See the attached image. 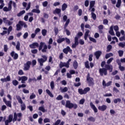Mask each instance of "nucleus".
<instances>
[{
	"mask_svg": "<svg viewBox=\"0 0 125 125\" xmlns=\"http://www.w3.org/2000/svg\"><path fill=\"white\" fill-rule=\"evenodd\" d=\"M22 114L21 112L18 113V114L16 113V112L14 113V118H13V115L10 114L8 117V120H6V117H4L3 121H5V125H9V124L10 123H11V122H13L14 123L15 122H16V121H18V122H21V120H22Z\"/></svg>",
	"mask_w": 125,
	"mask_h": 125,
	"instance_id": "nucleus-1",
	"label": "nucleus"
},
{
	"mask_svg": "<svg viewBox=\"0 0 125 125\" xmlns=\"http://www.w3.org/2000/svg\"><path fill=\"white\" fill-rule=\"evenodd\" d=\"M105 68H102L99 69V74L101 77H103V75L107 76V70H108L109 73L113 72V66L109 64H105Z\"/></svg>",
	"mask_w": 125,
	"mask_h": 125,
	"instance_id": "nucleus-2",
	"label": "nucleus"
},
{
	"mask_svg": "<svg viewBox=\"0 0 125 125\" xmlns=\"http://www.w3.org/2000/svg\"><path fill=\"white\" fill-rule=\"evenodd\" d=\"M28 77L27 76H21V77H19L18 81L19 82L21 81V83H23L21 85H19L18 86L19 89H20L21 88H24L26 87V84H24L26 83V81H27Z\"/></svg>",
	"mask_w": 125,
	"mask_h": 125,
	"instance_id": "nucleus-3",
	"label": "nucleus"
},
{
	"mask_svg": "<svg viewBox=\"0 0 125 125\" xmlns=\"http://www.w3.org/2000/svg\"><path fill=\"white\" fill-rule=\"evenodd\" d=\"M23 26L24 28H27L28 25L23 21H20L19 23L16 25V30L17 31H20L23 28Z\"/></svg>",
	"mask_w": 125,
	"mask_h": 125,
	"instance_id": "nucleus-4",
	"label": "nucleus"
},
{
	"mask_svg": "<svg viewBox=\"0 0 125 125\" xmlns=\"http://www.w3.org/2000/svg\"><path fill=\"white\" fill-rule=\"evenodd\" d=\"M16 98L17 100H18L19 103L21 104V110L24 111V110H26V104H25V103H23V101L22 100V99H21V97L20 96L17 95Z\"/></svg>",
	"mask_w": 125,
	"mask_h": 125,
	"instance_id": "nucleus-5",
	"label": "nucleus"
},
{
	"mask_svg": "<svg viewBox=\"0 0 125 125\" xmlns=\"http://www.w3.org/2000/svg\"><path fill=\"white\" fill-rule=\"evenodd\" d=\"M47 49V45L45 44V43L44 42H41L40 45L39 47V51H41V50H42V52L43 53H44L46 52Z\"/></svg>",
	"mask_w": 125,
	"mask_h": 125,
	"instance_id": "nucleus-6",
	"label": "nucleus"
},
{
	"mask_svg": "<svg viewBox=\"0 0 125 125\" xmlns=\"http://www.w3.org/2000/svg\"><path fill=\"white\" fill-rule=\"evenodd\" d=\"M65 107L66 108H68V109H72V108L77 109L78 108V105L71 103V101L67 100L66 101Z\"/></svg>",
	"mask_w": 125,
	"mask_h": 125,
	"instance_id": "nucleus-7",
	"label": "nucleus"
},
{
	"mask_svg": "<svg viewBox=\"0 0 125 125\" xmlns=\"http://www.w3.org/2000/svg\"><path fill=\"white\" fill-rule=\"evenodd\" d=\"M42 58H39L38 59V62L39 63L41 67L43 66V63L47 61V57L45 55H42Z\"/></svg>",
	"mask_w": 125,
	"mask_h": 125,
	"instance_id": "nucleus-8",
	"label": "nucleus"
},
{
	"mask_svg": "<svg viewBox=\"0 0 125 125\" xmlns=\"http://www.w3.org/2000/svg\"><path fill=\"white\" fill-rule=\"evenodd\" d=\"M90 91V88L89 87H87L84 88L83 90L82 88H79L78 89V92L79 94H81V95H83V94H86L88 92V91Z\"/></svg>",
	"mask_w": 125,
	"mask_h": 125,
	"instance_id": "nucleus-9",
	"label": "nucleus"
},
{
	"mask_svg": "<svg viewBox=\"0 0 125 125\" xmlns=\"http://www.w3.org/2000/svg\"><path fill=\"white\" fill-rule=\"evenodd\" d=\"M86 81L88 82L89 86H93L94 85V80L92 78L90 77L89 73L86 76Z\"/></svg>",
	"mask_w": 125,
	"mask_h": 125,
	"instance_id": "nucleus-10",
	"label": "nucleus"
},
{
	"mask_svg": "<svg viewBox=\"0 0 125 125\" xmlns=\"http://www.w3.org/2000/svg\"><path fill=\"white\" fill-rule=\"evenodd\" d=\"M62 19L64 22H66L63 27V28L64 29H66L67 28V27H68L69 23H70V19H68V17H67V15L63 16Z\"/></svg>",
	"mask_w": 125,
	"mask_h": 125,
	"instance_id": "nucleus-11",
	"label": "nucleus"
},
{
	"mask_svg": "<svg viewBox=\"0 0 125 125\" xmlns=\"http://www.w3.org/2000/svg\"><path fill=\"white\" fill-rule=\"evenodd\" d=\"M8 8L7 7H4L3 8V11L6 12L8 11H10L11 9H12V0H10L8 4Z\"/></svg>",
	"mask_w": 125,
	"mask_h": 125,
	"instance_id": "nucleus-12",
	"label": "nucleus"
},
{
	"mask_svg": "<svg viewBox=\"0 0 125 125\" xmlns=\"http://www.w3.org/2000/svg\"><path fill=\"white\" fill-rule=\"evenodd\" d=\"M31 65H32V62L30 61H27L26 63L24 64L23 70L24 71H28V70H30V68H31Z\"/></svg>",
	"mask_w": 125,
	"mask_h": 125,
	"instance_id": "nucleus-13",
	"label": "nucleus"
},
{
	"mask_svg": "<svg viewBox=\"0 0 125 125\" xmlns=\"http://www.w3.org/2000/svg\"><path fill=\"white\" fill-rule=\"evenodd\" d=\"M77 45H79V38L75 37L74 38V43L72 45V48H76Z\"/></svg>",
	"mask_w": 125,
	"mask_h": 125,
	"instance_id": "nucleus-14",
	"label": "nucleus"
},
{
	"mask_svg": "<svg viewBox=\"0 0 125 125\" xmlns=\"http://www.w3.org/2000/svg\"><path fill=\"white\" fill-rule=\"evenodd\" d=\"M72 49H71V48H70V46H67L65 48H64L62 50V52L65 54H68V52H69V53H72Z\"/></svg>",
	"mask_w": 125,
	"mask_h": 125,
	"instance_id": "nucleus-15",
	"label": "nucleus"
},
{
	"mask_svg": "<svg viewBox=\"0 0 125 125\" xmlns=\"http://www.w3.org/2000/svg\"><path fill=\"white\" fill-rule=\"evenodd\" d=\"M53 14H58L59 17H61V9L56 8L55 10L53 11Z\"/></svg>",
	"mask_w": 125,
	"mask_h": 125,
	"instance_id": "nucleus-16",
	"label": "nucleus"
},
{
	"mask_svg": "<svg viewBox=\"0 0 125 125\" xmlns=\"http://www.w3.org/2000/svg\"><path fill=\"white\" fill-rule=\"evenodd\" d=\"M10 55L11 57H13V59H14V60H17V59H18V54L15 53V52L13 51L11 52Z\"/></svg>",
	"mask_w": 125,
	"mask_h": 125,
	"instance_id": "nucleus-17",
	"label": "nucleus"
},
{
	"mask_svg": "<svg viewBox=\"0 0 125 125\" xmlns=\"http://www.w3.org/2000/svg\"><path fill=\"white\" fill-rule=\"evenodd\" d=\"M101 54H102V52L101 51H97L94 53V55L96 56V58L97 60L100 58Z\"/></svg>",
	"mask_w": 125,
	"mask_h": 125,
	"instance_id": "nucleus-18",
	"label": "nucleus"
},
{
	"mask_svg": "<svg viewBox=\"0 0 125 125\" xmlns=\"http://www.w3.org/2000/svg\"><path fill=\"white\" fill-rule=\"evenodd\" d=\"M98 109L100 111H102V112H104V111H106L107 109V105L104 104L102 106H99Z\"/></svg>",
	"mask_w": 125,
	"mask_h": 125,
	"instance_id": "nucleus-19",
	"label": "nucleus"
},
{
	"mask_svg": "<svg viewBox=\"0 0 125 125\" xmlns=\"http://www.w3.org/2000/svg\"><path fill=\"white\" fill-rule=\"evenodd\" d=\"M39 43L35 42L29 45V47L32 49L36 48V47H39Z\"/></svg>",
	"mask_w": 125,
	"mask_h": 125,
	"instance_id": "nucleus-20",
	"label": "nucleus"
},
{
	"mask_svg": "<svg viewBox=\"0 0 125 125\" xmlns=\"http://www.w3.org/2000/svg\"><path fill=\"white\" fill-rule=\"evenodd\" d=\"M90 106L91 109H92V110H93L94 113H97V112H98V110L97 109V108H96V106H95V105H94V104H93V103H92V102L90 103Z\"/></svg>",
	"mask_w": 125,
	"mask_h": 125,
	"instance_id": "nucleus-21",
	"label": "nucleus"
},
{
	"mask_svg": "<svg viewBox=\"0 0 125 125\" xmlns=\"http://www.w3.org/2000/svg\"><path fill=\"white\" fill-rule=\"evenodd\" d=\"M11 80V79L10 78V76H7L6 78L4 79L1 78L0 79V81L1 82H2V83H6V82H10Z\"/></svg>",
	"mask_w": 125,
	"mask_h": 125,
	"instance_id": "nucleus-22",
	"label": "nucleus"
},
{
	"mask_svg": "<svg viewBox=\"0 0 125 125\" xmlns=\"http://www.w3.org/2000/svg\"><path fill=\"white\" fill-rule=\"evenodd\" d=\"M85 32L84 35V39L85 41H86L87 40V37H88V34H89V32L90 31L88 29H85Z\"/></svg>",
	"mask_w": 125,
	"mask_h": 125,
	"instance_id": "nucleus-23",
	"label": "nucleus"
},
{
	"mask_svg": "<svg viewBox=\"0 0 125 125\" xmlns=\"http://www.w3.org/2000/svg\"><path fill=\"white\" fill-rule=\"evenodd\" d=\"M73 66L75 70L78 69V67H79V63H78L77 60H74L73 62Z\"/></svg>",
	"mask_w": 125,
	"mask_h": 125,
	"instance_id": "nucleus-24",
	"label": "nucleus"
},
{
	"mask_svg": "<svg viewBox=\"0 0 125 125\" xmlns=\"http://www.w3.org/2000/svg\"><path fill=\"white\" fill-rule=\"evenodd\" d=\"M67 7H68V5L66 4V3H64L62 5V11H65V9H67Z\"/></svg>",
	"mask_w": 125,
	"mask_h": 125,
	"instance_id": "nucleus-25",
	"label": "nucleus"
},
{
	"mask_svg": "<svg viewBox=\"0 0 125 125\" xmlns=\"http://www.w3.org/2000/svg\"><path fill=\"white\" fill-rule=\"evenodd\" d=\"M109 33L111 36H115V33H114V29H113V26H110Z\"/></svg>",
	"mask_w": 125,
	"mask_h": 125,
	"instance_id": "nucleus-26",
	"label": "nucleus"
},
{
	"mask_svg": "<svg viewBox=\"0 0 125 125\" xmlns=\"http://www.w3.org/2000/svg\"><path fill=\"white\" fill-rule=\"evenodd\" d=\"M12 83L14 86H17L19 84V82L16 80H13Z\"/></svg>",
	"mask_w": 125,
	"mask_h": 125,
	"instance_id": "nucleus-27",
	"label": "nucleus"
},
{
	"mask_svg": "<svg viewBox=\"0 0 125 125\" xmlns=\"http://www.w3.org/2000/svg\"><path fill=\"white\" fill-rule=\"evenodd\" d=\"M94 4H95V1H91L90 2V6L89 8V10H90V9H91V8L94 6Z\"/></svg>",
	"mask_w": 125,
	"mask_h": 125,
	"instance_id": "nucleus-28",
	"label": "nucleus"
},
{
	"mask_svg": "<svg viewBox=\"0 0 125 125\" xmlns=\"http://www.w3.org/2000/svg\"><path fill=\"white\" fill-rule=\"evenodd\" d=\"M65 41V38H59L57 39V42L58 43H61L62 42H63Z\"/></svg>",
	"mask_w": 125,
	"mask_h": 125,
	"instance_id": "nucleus-29",
	"label": "nucleus"
},
{
	"mask_svg": "<svg viewBox=\"0 0 125 125\" xmlns=\"http://www.w3.org/2000/svg\"><path fill=\"white\" fill-rule=\"evenodd\" d=\"M113 54L112 53H109L108 54H106L105 55V59H108V58H109V57H112V56H113Z\"/></svg>",
	"mask_w": 125,
	"mask_h": 125,
	"instance_id": "nucleus-30",
	"label": "nucleus"
},
{
	"mask_svg": "<svg viewBox=\"0 0 125 125\" xmlns=\"http://www.w3.org/2000/svg\"><path fill=\"white\" fill-rule=\"evenodd\" d=\"M121 4H122V0H118L116 5V7L120 8Z\"/></svg>",
	"mask_w": 125,
	"mask_h": 125,
	"instance_id": "nucleus-31",
	"label": "nucleus"
},
{
	"mask_svg": "<svg viewBox=\"0 0 125 125\" xmlns=\"http://www.w3.org/2000/svg\"><path fill=\"white\" fill-rule=\"evenodd\" d=\"M85 67L86 69H90V66H89V62L88 61H87L84 63Z\"/></svg>",
	"mask_w": 125,
	"mask_h": 125,
	"instance_id": "nucleus-32",
	"label": "nucleus"
},
{
	"mask_svg": "<svg viewBox=\"0 0 125 125\" xmlns=\"http://www.w3.org/2000/svg\"><path fill=\"white\" fill-rule=\"evenodd\" d=\"M39 110L41 111L42 113H45V112H46V110H45V109L43 106H40L39 107Z\"/></svg>",
	"mask_w": 125,
	"mask_h": 125,
	"instance_id": "nucleus-33",
	"label": "nucleus"
},
{
	"mask_svg": "<svg viewBox=\"0 0 125 125\" xmlns=\"http://www.w3.org/2000/svg\"><path fill=\"white\" fill-rule=\"evenodd\" d=\"M42 34L43 37H45V36H46V34H47V30L46 29H42Z\"/></svg>",
	"mask_w": 125,
	"mask_h": 125,
	"instance_id": "nucleus-34",
	"label": "nucleus"
},
{
	"mask_svg": "<svg viewBox=\"0 0 125 125\" xmlns=\"http://www.w3.org/2000/svg\"><path fill=\"white\" fill-rule=\"evenodd\" d=\"M20 45H21L20 42L19 41H18L17 42V45L16 46V48L17 50H20Z\"/></svg>",
	"mask_w": 125,
	"mask_h": 125,
	"instance_id": "nucleus-35",
	"label": "nucleus"
},
{
	"mask_svg": "<svg viewBox=\"0 0 125 125\" xmlns=\"http://www.w3.org/2000/svg\"><path fill=\"white\" fill-rule=\"evenodd\" d=\"M46 92L50 97H53V94L51 93V92L48 89L46 90Z\"/></svg>",
	"mask_w": 125,
	"mask_h": 125,
	"instance_id": "nucleus-36",
	"label": "nucleus"
},
{
	"mask_svg": "<svg viewBox=\"0 0 125 125\" xmlns=\"http://www.w3.org/2000/svg\"><path fill=\"white\" fill-rule=\"evenodd\" d=\"M25 12H26L25 10L21 11L20 12V13L17 14V16H18V17H20V16H22V15H23V14H24Z\"/></svg>",
	"mask_w": 125,
	"mask_h": 125,
	"instance_id": "nucleus-37",
	"label": "nucleus"
},
{
	"mask_svg": "<svg viewBox=\"0 0 125 125\" xmlns=\"http://www.w3.org/2000/svg\"><path fill=\"white\" fill-rule=\"evenodd\" d=\"M122 102V100L120 98L115 99L113 100V102L115 104H117L118 102Z\"/></svg>",
	"mask_w": 125,
	"mask_h": 125,
	"instance_id": "nucleus-38",
	"label": "nucleus"
},
{
	"mask_svg": "<svg viewBox=\"0 0 125 125\" xmlns=\"http://www.w3.org/2000/svg\"><path fill=\"white\" fill-rule=\"evenodd\" d=\"M5 104L7 106V107H9L10 108L12 107L11 105V101H8Z\"/></svg>",
	"mask_w": 125,
	"mask_h": 125,
	"instance_id": "nucleus-39",
	"label": "nucleus"
},
{
	"mask_svg": "<svg viewBox=\"0 0 125 125\" xmlns=\"http://www.w3.org/2000/svg\"><path fill=\"white\" fill-rule=\"evenodd\" d=\"M32 12H33L34 13H41V11L39 9H33V10H32Z\"/></svg>",
	"mask_w": 125,
	"mask_h": 125,
	"instance_id": "nucleus-40",
	"label": "nucleus"
},
{
	"mask_svg": "<svg viewBox=\"0 0 125 125\" xmlns=\"http://www.w3.org/2000/svg\"><path fill=\"white\" fill-rule=\"evenodd\" d=\"M87 120H88V121H90V122H93V123H94V122H95V118L92 116L89 117L87 119Z\"/></svg>",
	"mask_w": 125,
	"mask_h": 125,
	"instance_id": "nucleus-41",
	"label": "nucleus"
},
{
	"mask_svg": "<svg viewBox=\"0 0 125 125\" xmlns=\"http://www.w3.org/2000/svg\"><path fill=\"white\" fill-rule=\"evenodd\" d=\"M31 64H32V67H35V66L37 65V61L36 60H32Z\"/></svg>",
	"mask_w": 125,
	"mask_h": 125,
	"instance_id": "nucleus-42",
	"label": "nucleus"
},
{
	"mask_svg": "<svg viewBox=\"0 0 125 125\" xmlns=\"http://www.w3.org/2000/svg\"><path fill=\"white\" fill-rule=\"evenodd\" d=\"M107 52H110V51H111V49H112V45H108L107 46Z\"/></svg>",
	"mask_w": 125,
	"mask_h": 125,
	"instance_id": "nucleus-43",
	"label": "nucleus"
},
{
	"mask_svg": "<svg viewBox=\"0 0 125 125\" xmlns=\"http://www.w3.org/2000/svg\"><path fill=\"white\" fill-rule=\"evenodd\" d=\"M91 16L94 20H96V14L94 12H91Z\"/></svg>",
	"mask_w": 125,
	"mask_h": 125,
	"instance_id": "nucleus-44",
	"label": "nucleus"
},
{
	"mask_svg": "<svg viewBox=\"0 0 125 125\" xmlns=\"http://www.w3.org/2000/svg\"><path fill=\"white\" fill-rule=\"evenodd\" d=\"M118 54L120 57H122L124 55V51L123 50L118 51Z\"/></svg>",
	"mask_w": 125,
	"mask_h": 125,
	"instance_id": "nucleus-45",
	"label": "nucleus"
},
{
	"mask_svg": "<svg viewBox=\"0 0 125 125\" xmlns=\"http://www.w3.org/2000/svg\"><path fill=\"white\" fill-rule=\"evenodd\" d=\"M119 46L120 47L124 48L125 46V42H120L118 44Z\"/></svg>",
	"mask_w": 125,
	"mask_h": 125,
	"instance_id": "nucleus-46",
	"label": "nucleus"
},
{
	"mask_svg": "<svg viewBox=\"0 0 125 125\" xmlns=\"http://www.w3.org/2000/svg\"><path fill=\"white\" fill-rule=\"evenodd\" d=\"M56 100H62L63 99V96L61 95H59L58 97L56 98Z\"/></svg>",
	"mask_w": 125,
	"mask_h": 125,
	"instance_id": "nucleus-47",
	"label": "nucleus"
},
{
	"mask_svg": "<svg viewBox=\"0 0 125 125\" xmlns=\"http://www.w3.org/2000/svg\"><path fill=\"white\" fill-rule=\"evenodd\" d=\"M81 85H82V83H74V86L75 87H79V86H81Z\"/></svg>",
	"mask_w": 125,
	"mask_h": 125,
	"instance_id": "nucleus-48",
	"label": "nucleus"
},
{
	"mask_svg": "<svg viewBox=\"0 0 125 125\" xmlns=\"http://www.w3.org/2000/svg\"><path fill=\"white\" fill-rule=\"evenodd\" d=\"M68 91V87H65L61 90V92H67Z\"/></svg>",
	"mask_w": 125,
	"mask_h": 125,
	"instance_id": "nucleus-49",
	"label": "nucleus"
},
{
	"mask_svg": "<svg viewBox=\"0 0 125 125\" xmlns=\"http://www.w3.org/2000/svg\"><path fill=\"white\" fill-rule=\"evenodd\" d=\"M29 36V34H28V32H25L23 36V38L24 40H26L27 39V37Z\"/></svg>",
	"mask_w": 125,
	"mask_h": 125,
	"instance_id": "nucleus-50",
	"label": "nucleus"
},
{
	"mask_svg": "<svg viewBox=\"0 0 125 125\" xmlns=\"http://www.w3.org/2000/svg\"><path fill=\"white\" fill-rule=\"evenodd\" d=\"M89 40L90 42H94L95 43L97 42L96 40L92 37H89Z\"/></svg>",
	"mask_w": 125,
	"mask_h": 125,
	"instance_id": "nucleus-51",
	"label": "nucleus"
},
{
	"mask_svg": "<svg viewBox=\"0 0 125 125\" xmlns=\"http://www.w3.org/2000/svg\"><path fill=\"white\" fill-rule=\"evenodd\" d=\"M42 4L44 7H46L47 4H48V2H47V1H45L42 2Z\"/></svg>",
	"mask_w": 125,
	"mask_h": 125,
	"instance_id": "nucleus-52",
	"label": "nucleus"
},
{
	"mask_svg": "<svg viewBox=\"0 0 125 125\" xmlns=\"http://www.w3.org/2000/svg\"><path fill=\"white\" fill-rule=\"evenodd\" d=\"M43 122L45 124H46V123H50V119H49V118H45L43 120Z\"/></svg>",
	"mask_w": 125,
	"mask_h": 125,
	"instance_id": "nucleus-53",
	"label": "nucleus"
},
{
	"mask_svg": "<svg viewBox=\"0 0 125 125\" xmlns=\"http://www.w3.org/2000/svg\"><path fill=\"white\" fill-rule=\"evenodd\" d=\"M84 5L86 7H87V6L89 5V1H88V0H86L84 1Z\"/></svg>",
	"mask_w": 125,
	"mask_h": 125,
	"instance_id": "nucleus-54",
	"label": "nucleus"
},
{
	"mask_svg": "<svg viewBox=\"0 0 125 125\" xmlns=\"http://www.w3.org/2000/svg\"><path fill=\"white\" fill-rule=\"evenodd\" d=\"M65 41L67 44H70L71 41H70V39H68L67 37H65Z\"/></svg>",
	"mask_w": 125,
	"mask_h": 125,
	"instance_id": "nucleus-55",
	"label": "nucleus"
},
{
	"mask_svg": "<svg viewBox=\"0 0 125 125\" xmlns=\"http://www.w3.org/2000/svg\"><path fill=\"white\" fill-rule=\"evenodd\" d=\"M60 123H61V120H58L56 122L53 124V125H60Z\"/></svg>",
	"mask_w": 125,
	"mask_h": 125,
	"instance_id": "nucleus-56",
	"label": "nucleus"
},
{
	"mask_svg": "<svg viewBox=\"0 0 125 125\" xmlns=\"http://www.w3.org/2000/svg\"><path fill=\"white\" fill-rule=\"evenodd\" d=\"M8 20H7V18H3V22L5 23V24H7V23H8Z\"/></svg>",
	"mask_w": 125,
	"mask_h": 125,
	"instance_id": "nucleus-57",
	"label": "nucleus"
},
{
	"mask_svg": "<svg viewBox=\"0 0 125 125\" xmlns=\"http://www.w3.org/2000/svg\"><path fill=\"white\" fill-rule=\"evenodd\" d=\"M18 75H20V76H22L24 75V72H23V70L22 69H20L18 72Z\"/></svg>",
	"mask_w": 125,
	"mask_h": 125,
	"instance_id": "nucleus-58",
	"label": "nucleus"
},
{
	"mask_svg": "<svg viewBox=\"0 0 125 125\" xmlns=\"http://www.w3.org/2000/svg\"><path fill=\"white\" fill-rule=\"evenodd\" d=\"M50 86H51V89H54V82L53 81H52L50 83Z\"/></svg>",
	"mask_w": 125,
	"mask_h": 125,
	"instance_id": "nucleus-59",
	"label": "nucleus"
},
{
	"mask_svg": "<svg viewBox=\"0 0 125 125\" xmlns=\"http://www.w3.org/2000/svg\"><path fill=\"white\" fill-rule=\"evenodd\" d=\"M84 101H85L84 99H82L80 100L79 102V104H81V105H83L84 103Z\"/></svg>",
	"mask_w": 125,
	"mask_h": 125,
	"instance_id": "nucleus-60",
	"label": "nucleus"
},
{
	"mask_svg": "<svg viewBox=\"0 0 125 125\" xmlns=\"http://www.w3.org/2000/svg\"><path fill=\"white\" fill-rule=\"evenodd\" d=\"M36 97V95L33 93L30 96V99H34Z\"/></svg>",
	"mask_w": 125,
	"mask_h": 125,
	"instance_id": "nucleus-61",
	"label": "nucleus"
},
{
	"mask_svg": "<svg viewBox=\"0 0 125 125\" xmlns=\"http://www.w3.org/2000/svg\"><path fill=\"white\" fill-rule=\"evenodd\" d=\"M114 60V58H110L109 59H108L107 61V64H110Z\"/></svg>",
	"mask_w": 125,
	"mask_h": 125,
	"instance_id": "nucleus-62",
	"label": "nucleus"
},
{
	"mask_svg": "<svg viewBox=\"0 0 125 125\" xmlns=\"http://www.w3.org/2000/svg\"><path fill=\"white\" fill-rule=\"evenodd\" d=\"M119 68L120 71H125V67L122 66V65H119Z\"/></svg>",
	"mask_w": 125,
	"mask_h": 125,
	"instance_id": "nucleus-63",
	"label": "nucleus"
},
{
	"mask_svg": "<svg viewBox=\"0 0 125 125\" xmlns=\"http://www.w3.org/2000/svg\"><path fill=\"white\" fill-rule=\"evenodd\" d=\"M119 40L120 42H123V41H125V35H124L123 37H121L120 39Z\"/></svg>",
	"mask_w": 125,
	"mask_h": 125,
	"instance_id": "nucleus-64",
	"label": "nucleus"
}]
</instances>
